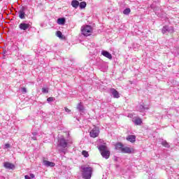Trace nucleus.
Returning <instances> with one entry per match:
<instances>
[{"instance_id": "1", "label": "nucleus", "mask_w": 179, "mask_h": 179, "mask_svg": "<svg viewBox=\"0 0 179 179\" xmlns=\"http://www.w3.org/2000/svg\"><path fill=\"white\" fill-rule=\"evenodd\" d=\"M82 177L84 179H91L93 174V168L89 165H83L80 166Z\"/></svg>"}, {"instance_id": "2", "label": "nucleus", "mask_w": 179, "mask_h": 179, "mask_svg": "<svg viewBox=\"0 0 179 179\" xmlns=\"http://www.w3.org/2000/svg\"><path fill=\"white\" fill-rule=\"evenodd\" d=\"M99 150L101 152V155L105 159H108L110 157V151L107 149V147L104 145L99 146Z\"/></svg>"}, {"instance_id": "3", "label": "nucleus", "mask_w": 179, "mask_h": 179, "mask_svg": "<svg viewBox=\"0 0 179 179\" xmlns=\"http://www.w3.org/2000/svg\"><path fill=\"white\" fill-rule=\"evenodd\" d=\"M92 31L93 28H92L90 25H84L81 27V33L86 37H87V36H90Z\"/></svg>"}, {"instance_id": "4", "label": "nucleus", "mask_w": 179, "mask_h": 179, "mask_svg": "<svg viewBox=\"0 0 179 179\" xmlns=\"http://www.w3.org/2000/svg\"><path fill=\"white\" fill-rule=\"evenodd\" d=\"M59 146H61V148H63L64 149H65V148H68V144L69 143H72V141L70 142H66V140H65V138H59Z\"/></svg>"}, {"instance_id": "5", "label": "nucleus", "mask_w": 179, "mask_h": 179, "mask_svg": "<svg viewBox=\"0 0 179 179\" xmlns=\"http://www.w3.org/2000/svg\"><path fill=\"white\" fill-rule=\"evenodd\" d=\"M99 134H100V129L98 127H94L90 132V136L91 138H97L99 136Z\"/></svg>"}, {"instance_id": "6", "label": "nucleus", "mask_w": 179, "mask_h": 179, "mask_svg": "<svg viewBox=\"0 0 179 179\" xmlns=\"http://www.w3.org/2000/svg\"><path fill=\"white\" fill-rule=\"evenodd\" d=\"M19 29L20 30H29V29H31V25L30 24H27L24 22H22L19 24Z\"/></svg>"}, {"instance_id": "7", "label": "nucleus", "mask_w": 179, "mask_h": 179, "mask_svg": "<svg viewBox=\"0 0 179 179\" xmlns=\"http://www.w3.org/2000/svg\"><path fill=\"white\" fill-rule=\"evenodd\" d=\"M122 153H127L129 155H131V153H135V150L132 148L123 146Z\"/></svg>"}, {"instance_id": "8", "label": "nucleus", "mask_w": 179, "mask_h": 179, "mask_svg": "<svg viewBox=\"0 0 179 179\" xmlns=\"http://www.w3.org/2000/svg\"><path fill=\"white\" fill-rule=\"evenodd\" d=\"M162 33L163 34H165V33H174V27H169L168 26H165L162 28Z\"/></svg>"}, {"instance_id": "9", "label": "nucleus", "mask_w": 179, "mask_h": 179, "mask_svg": "<svg viewBox=\"0 0 179 179\" xmlns=\"http://www.w3.org/2000/svg\"><path fill=\"white\" fill-rule=\"evenodd\" d=\"M3 167L8 169V170H13L15 169V164H11L10 162H4Z\"/></svg>"}, {"instance_id": "10", "label": "nucleus", "mask_w": 179, "mask_h": 179, "mask_svg": "<svg viewBox=\"0 0 179 179\" xmlns=\"http://www.w3.org/2000/svg\"><path fill=\"white\" fill-rule=\"evenodd\" d=\"M110 93L113 96L114 99H120V93L115 89H110Z\"/></svg>"}, {"instance_id": "11", "label": "nucleus", "mask_w": 179, "mask_h": 179, "mask_svg": "<svg viewBox=\"0 0 179 179\" xmlns=\"http://www.w3.org/2000/svg\"><path fill=\"white\" fill-rule=\"evenodd\" d=\"M101 54L103 55V57H106V58H108V59H113V55H111V53L107 52L106 50H103Z\"/></svg>"}, {"instance_id": "12", "label": "nucleus", "mask_w": 179, "mask_h": 179, "mask_svg": "<svg viewBox=\"0 0 179 179\" xmlns=\"http://www.w3.org/2000/svg\"><path fill=\"white\" fill-rule=\"evenodd\" d=\"M126 139L129 141V142L134 143L136 141V136H135V135H129Z\"/></svg>"}, {"instance_id": "13", "label": "nucleus", "mask_w": 179, "mask_h": 179, "mask_svg": "<svg viewBox=\"0 0 179 179\" xmlns=\"http://www.w3.org/2000/svg\"><path fill=\"white\" fill-rule=\"evenodd\" d=\"M43 164L44 166H46V167H54V166H55L54 162H51L47 160H43Z\"/></svg>"}, {"instance_id": "14", "label": "nucleus", "mask_w": 179, "mask_h": 179, "mask_svg": "<svg viewBox=\"0 0 179 179\" xmlns=\"http://www.w3.org/2000/svg\"><path fill=\"white\" fill-rule=\"evenodd\" d=\"M123 148H124V145L121 143H118L115 145V149L116 150H120V152H122Z\"/></svg>"}, {"instance_id": "15", "label": "nucleus", "mask_w": 179, "mask_h": 179, "mask_svg": "<svg viewBox=\"0 0 179 179\" xmlns=\"http://www.w3.org/2000/svg\"><path fill=\"white\" fill-rule=\"evenodd\" d=\"M71 6L75 8V9H78V7L79 6V1L78 0H73L71 1Z\"/></svg>"}, {"instance_id": "16", "label": "nucleus", "mask_w": 179, "mask_h": 179, "mask_svg": "<svg viewBox=\"0 0 179 179\" xmlns=\"http://www.w3.org/2000/svg\"><path fill=\"white\" fill-rule=\"evenodd\" d=\"M160 142H161V145H162V146H164V148H170V145L169 144V143H167L166 141L164 139H161Z\"/></svg>"}, {"instance_id": "17", "label": "nucleus", "mask_w": 179, "mask_h": 179, "mask_svg": "<svg viewBox=\"0 0 179 179\" xmlns=\"http://www.w3.org/2000/svg\"><path fill=\"white\" fill-rule=\"evenodd\" d=\"M133 122H134L136 125H141V124H142V119L137 117L133 120Z\"/></svg>"}, {"instance_id": "18", "label": "nucleus", "mask_w": 179, "mask_h": 179, "mask_svg": "<svg viewBox=\"0 0 179 179\" xmlns=\"http://www.w3.org/2000/svg\"><path fill=\"white\" fill-rule=\"evenodd\" d=\"M65 17L59 18L57 19V24L64 25L65 24Z\"/></svg>"}, {"instance_id": "19", "label": "nucleus", "mask_w": 179, "mask_h": 179, "mask_svg": "<svg viewBox=\"0 0 179 179\" xmlns=\"http://www.w3.org/2000/svg\"><path fill=\"white\" fill-rule=\"evenodd\" d=\"M86 2L85 1H83V2H80L78 5V6L81 8V9H85V8H86Z\"/></svg>"}, {"instance_id": "20", "label": "nucleus", "mask_w": 179, "mask_h": 179, "mask_svg": "<svg viewBox=\"0 0 179 179\" xmlns=\"http://www.w3.org/2000/svg\"><path fill=\"white\" fill-rule=\"evenodd\" d=\"M77 110H78L79 111H83L84 107H83V105L82 104V103H80L78 104Z\"/></svg>"}, {"instance_id": "21", "label": "nucleus", "mask_w": 179, "mask_h": 179, "mask_svg": "<svg viewBox=\"0 0 179 179\" xmlns=\"http://www.w3.org/2000/svg\"><path fill=\"white\" fill-rule=\"evenodd\" d=\"M19 17H20V19H24V10H21L19 12Z\"/></svg>"}, {"instance_id": "22", "label": "nucleus", "mask_w": 179, "mask_h": 179, "mask_svg": "<svg viewBox=\"0 0 179 179\" xmlns=\"http://www.w3.org/2000/svg\"><path fill=\"white\" fill-rule=\"evenodd\" d=\"M124 15H129L131 13V8H126L123 11Z\"/></svg>"}, {"instance_id": "23", "label": "nucleus", "mask_w": 179, "mask_h": 179, "mask_svg": "<svg viewBox=\"0 0 179 179\" xmlns=\"http://www.w3.org/2000/svg\"><path fill=\"white\" fill-rule=\"evenodd\" d=\"M82 155H83V156H84V157H89V152H87L85 150H83L82 152Z\"/></svg>"}, {"instance_id": "24", "label": "nucleus", "mask_w": 179, "mask_h": 179, "mask_svg": "<svg viewBox=\"0 0 179 179\" xmlns=\"http://www.w3.org/2000/svg\"><path fill=\"white\" fill-rule=\"evenodd\" d=\"M57 36L59 37V38H62V32H61V31H57Z\"/></svg>"}, {"instance_id": "25", "label": "nucleus", "mask_w": 179, "mask_h": 179, "mask_svg": "<svg viewBox=\"0 0 179 179\" xmlns=\"http://www.w3.org/2000/svg\"><path fill=\"white\" fill-rule=\"evenodd\" d=\"M36 135H37V132H33L31 139H33L34 141H36L37 139V138L36 137Z\"/></svg>"}, {"instance_id": "26", "label": "nucleus", "mask_w": 179, "mask_h": 179, "mask_svg": "<svg viewBox=\"0 0 179 179\" xmlns=\"http://www.w3.org/2000/svg\"><path fill=\"white\" fill-rule=\"evenodd\" d=\"M42 93H43V94L48 93V88L43 87L42 88Z\"/></svg>"}, {"instance_id": "27", "label": "nucleus", "mask_w": 179, "mask_h": 179, "mask_svg": "<svg viewBox=\"0 0 179 179\" xmlns=\"http://www.w3.org/2000/svg\"><path fill=\"white\" fill-rule=\"evenodd\" d=\"M21 92L22 93H27V90L26 89V87H22Z\"/></svg>"}, {"instance_id": "28", "label": "nucleus", "mask_w": 179, "mask_h": 179, "mask_svg": "<svg viewBox=\"0 0 179 179\" xmlns=\"http://www.w3.org/2000/svg\"><path fill=\"white\" fill-rule=\"evenodd\" d=\"M9 148H10V144L9 143L5 144L4 149H9Z\"/></svg>"}, {"instance_id": "29", "label": "nucleus", "mask_w": 179, "mask_h": 179, "mask_svg": "<svg viewBox=\"0 0 179 179\" xmlns=\"http://www.w3.org/2000/svg\"><path fill=\"white\" fill-rule=\"evenodd\" d=\"M47 101H54V98L53 97H49V98H48V99H47Z\"/></svg>"}, {"instance_id": "30", "label": "nucleus", "mask_w": 179, "mask_h": 179, "mask_svg": "<svg viewBox=\"0 0 179 179\" xmlns=\"http://www.w3.org/2000/svg\"><path fill=\"white\" fill-rule=\"evenodd\" d=\"M64 110H65V111H66V113H71V110L70 109H69L68 108H64Z\"/></svg>"}, {"instance_id": "31", "label": "nucleus", "mask_w": 179, "mask_h": 179, "mask_svg": "<svg viewBox=\"0 0 179 179\" xmlns=\"http://www.w3.org/2000/svg\"><path fill=\"white\" fill-rule=\"evenodd\" d=\"M29 177H30L31 179L34 178V174L30 173Z\"/></svg>"}, {"instance_id": "32", "label": "nucleus", "mask_w": 179, "mask_h": 179, "mask_svg": "<svg viewBox=\"0 0 179 179\" xmlns=\"http://www.w3.org/2000/svg\"><path fill=\"white\" fill-rule=\"evenodd\" d=\"M24 178H25V179H31L30 176H29V175H26V176H24Z\"/></svg>"}, {"instance_id": "33", "label": "nucleus", "mask_w": 179, "mask_h": 179, "mask_svg": "<svg viewBox=\"0 0 179 179\" xmlns=\"http://www.w3.org/2000/svg\"><path fill=\"white\" fill-rule=\"evenodd\" d=\"M140 107H141V108L143 109V110H141L140 111H143L145 110V107H143V106L141 105Z\"/></svg>"}, {"instance_id": "34", "label": "nucleus", "mask_w": 179, "mask_h": 179, "mask_svg": "<svg viewBox=\"0 0 179 179\" xmlns=\"http://www.w3.org/2000/svg\"><path fill=\"white\" fill-rule=\"evenodd\" d=\"M78 1H83V0H78Z\"/></svg>"}]
</instances>
